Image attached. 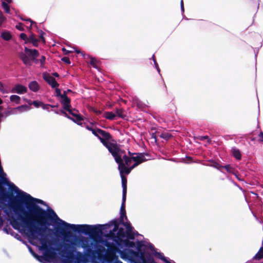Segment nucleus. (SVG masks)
I'll list each match as a JSON object with an SVG mask.
<instances>
[{
  "instance_id": "1",
  "label": "nucleus",
  "mask_w": 263,
  "mask_h": 263,
  "mask_svg": "<svg viewBox=\"0 0 263 263\" xmlns=\"http://www.w3.org/2000/svg\"><path fill=\"white\" fill-rule=\"evenodd\" d=\"M34 205H31L34 208L35 212V215L28 214L21 205L17 203H12L10 206L15 214V216L12 215L11 213L9 214L10 223L13 228L20 232L24 233L29 238L30 242L34 245L39 243L40 250L43 251V255L46 260L53 259L55 257V249L52 247L51 242L48 240L46 236L43 234L46 228L43 227L46 226V220L43 216H45L48 219H50L54 224V234L56 233L62 235L59 231L56 230L57 225L53 220L49 218L47 214L43 212L44 211Z\"/></svg>"
},
{
  "instance_id": "2",
  "label": "nucleus",
  "mask_w": 263,
  "mask_h": 263,
  "mask_svg": "<svg viewBox=\"0 0 263 263\" xmlns=\"http://www.w3.org/2000/svg\"><path fill=\"white\" fill-rule=\"evenodd\" d=\"M43 212L46 213L48 217L52 219L57 225L56 230L60 229V231H59L62 235L64 236V240L66 242L63 245V247L65 250L75 251L78 247L86 249L88 247L85 243L87 238L77 236H69L68 234L69 233L68 231H71L74 232H77L85 234H89L92 240L90 247L95 250V251L98 254L99 259L104 254L103 253L105 251V247L102 246V243H104L102 237V231L108 229L111 226H114V228L112 230H109L110 232H112V231L116 232L118 229V225L115 221L106 224H70L60 218L51 209H48L47 211H43Z\"/></svg>"
},
{
  "instance_id": "3",
  "label": "nucleus",
  "mask_w": 263,
  "mask_h": 263,
  "mask_svg": "<svg viewBox=\"0 0 263 263\" xmlns=\"http://www.w3.org/2000/svg\"><path fill=\"white\" fill-rule=\"evenodd\" d=\"M110 153L114 157L116 162L118 164V168L122 179L123 195H124V198L125 199V195H126L127 191V179L124 175L129 174L133 168L146 161L147 159L145 158V155L143 154H138L136 156L128 157L125 154V152L119 147Z\"/></svg>"
},
{
  "instance_id": "4",
  "label": "nucleus",
  "mask_w": 263,
  "mask_h": 263,
  "mask_svg": "<svg viewBox=\"0 0 263 263\" xmlns=\"http://www.w3.org/2000/svg\"><path fill=\"white\" fill-rule=\"evenodd\" d=\"M133 229L132 228V229ZM132 232L133 236L132 239H133L134 238V233L133 230H132ZM117 234V236L114 237L106 236L105 238H103V242H104V243H102V246L103 247L105 246L107 247V249L105 252H106L110 247H115L118 251H119L120 250L117 248L116 246L119 247L121 249H123L122 250L130 249V248L135 247V243L128 240L129 238L132 239V238L128 237L127 234V231L125 232L123 228H120Z\"/></svg>"
},
{
  "instance_id": "5",
  "label": "nucleus",
  "mask_w": 263,
  "mask_h": 263,
  "mask_svg": "<svg viewBox=\"0 0 263 263\" xmlns=\"http://www.w3.org/2000/svg\"><path fill=\"white\" fill-rule=\"evenodd\" d=\"M119 253L122 259L128 260L130 263H145L139 242L137 243V251L132 249H125L120 251Z\"/></svg>"
},
{
  "instance_id": "6",
  "label": "nucleus",
  "mask_w": 263,
  "mask_h": 263,
  "mask_svg": "<svg viewBox=\"0 0 263 263\" xmlns=\"http://www.w3.org/2000/svg\"><path fill=\"white\" fill-rule=\"evenodd\" d=\"M87 129L91 131L94 135L99 138L101 142L106 147L110 153L115 151V149L119 147L117 144L110 143L108 141L110 136L108 133L100 129L95 130L88 126L87 127Z\"/></svg>"
},
{
  "instance_id": "7",
  "label": "nucleus",
  "mask_w": 263,
  "mask_h": 263,
  "mask_svg": "<svg viewBox=\"0 0 263 263\" xmlns=\"http://www.w3.org/2000/svg\"><path fill=\"white\" fill-rule=\"evenodd\" d=\"M62 250L59 253L61 257L62 263H87L88 259L87 257L81 252H76V260L72 261L71 259L72 258L73 252L71 250Z\"/></svg>"
},
{
  "instance_id": "8",
  "label": "nucleus",
  "mask_w": 263,
  "mask_h": 263,
  "mask_svg": "<svg viewBox=\"0 0 263 263\" xmlns=\"http://www.w3.org/2000/svg\"><path fill=\"white\" fill-rule=\"evenodd\" d=\"M120 251L115 247H110L99 260L101 263H123L116 255L117 253L120 254Z\"/></svg>"
},
{
  "instance_id": "9",
  "label": "nucleus",
  "mask_w": 263,
  "mask_h": 263,
  "mask_svg": "<svg viewBox=\"0 0 263 263\" xmlns=\"http://www.w3.org/2000/svg\"><path fill=\"white\" fill-rule=\"evenodd\" d=\"M126 200V195H125V199L124 198V195L122 196V203L120 209V219L121 223L125 227L126 229H127V234L128 237L130 238H133V236L132 234V227L130 225V223L128 222H125L124 218L127 219V217L126 216V212H125V202Z\"/></svg>"
},
{
  "instance_id": "10",
  "label": "nucleus",
  "mask_w": 263,
  "mask_h": 263,
  "mask_svg": "<svg viewBox=\"0 0 263 263\" xmlns=\"http://www.w3.org/2000/svg\"><path fill=\"white\" fill-rule=\"evenodd\" d=\"M38 56L39 52L37 50L29 49L26 47L24 52L20 54V58L25 64L30 65L31 64V60H35V58Z\"/></svg>"
},
{
  "instance_id": "11",
  "label": "nucleus",
  "mask_w": 263,
  "mask_h": 263,
  "mask_svg": "<svg viewBox=\"0 0 263 263\" xmlns=\"http://www.w3.org/2000/svg\"><path fill=\"white\" fill-rule=\"evenodd\" d=\"M66 110H67L69 113L73 117L71 120L79 124V122L82 120V118L78 114V111L75 109H71L70 108Z\"/></svg>"
},
{
  "instance_id": "12",
  "label": "nucleus",
  "mask_w": 263,
  "mask_h": 263,
  "mask_svg": "<svg viewBox=\"0 0 263 263\" xmlns=\"http://www.w3.org/2000/svg\"><path fill=\"white\" fill-rule=\"evenodd\" d=\"M27 91V87L21 84H17L12 88L11 92L21 95L26 93Z\"/></svg>"
},
{
  "instance_id": "13",
  "label": "nucleus",
  "mask_w": 263,
  "mask_h": 263,
  "mask_svg": "<svg viewBox=\"0 0 263 263\" xmlns=\"http://www.w3.org/2000/svg\"><path fill=\"white\" fill-rule=\"evenodd\" d=\"M44 79L51 86L52 88H56L59 86L58 83L55 81L54 78L48 74H44Z\"/></svg>"
},
{
  "instance_id": "14",
  "label": "nucleus",
  "mask_w": 263,
  "mask_h": 263,
  "mask_svg": "<svg viewBox=\"0 0 263 263\" xmlns=\"http://www.w3.org/2000/svg\"><path fill=\"white\" fill-rule=\"evenodd\" d=\"M1 37L6 41H9L12 38V35L10 32L7 30H2L1 32Z\"/></svg>"
},
{
  "instance_id": "15",
  "label": "nucleus",
  "mask_w": 263,
  "mask_h": 263,
  "mask_svg": "<svg viewBox=\"0 0 263 263\" xmlns=\"http://www.w3.org/2000/svg\"><path fill=\"white\" fill-rule=\"evenodd\" d=\"M155 255L158 258L161 259L165 263H176L173 260H171L169 258L165 257L163 254L160 252H156Z\"/></svg>"
},
{
  "instance_id": "16",
  "label": "nucleus",
  "mask_w": 263,
  "mask_h": 263,
  "mask_svg": "<svg viewBox=\"0 0 263 263\" xmlns=\"http://www.w3.org/2000/svg\"><path fill=\"white\" fill-rule=\"evenodd\" d=\"M61 98L62 99V104L65 110L68 109L70 108V99L66 96L65 93L64 95H61Z\"/></svg>"
},
{
  "instance_id": "17",
  "label": "nucleus",
  "mask_w": 263,
  "mask_h": 263,
  "mask_svg": "<svg viewBox=\"0 0 263 263\" xmlns=\"http://www.w3.org/2000/svg\"><path fill=\"white\" fill-rule=\"evenodd\" d=\"M29 88L33 91H36L39 88V86L36 81H32L29 84Z\"/></svg>"
},
{
  "instance_id": "18",
  "label": "nucleus",
  "mask_w": 263,
  "mask_h": 263,
  "mask_svg": "<svg viewBox=\"0 0 263 263\" xmlns=\"http://www.w3.org/2000/svg\"><path fill=\"white\" fill-rule=\"evenodd\" d=\"M11 2V0H3L2 2V6L5 10V12L7 13H9L10 8L8 6V4Z\"/></svg>"
},
{
  "instance_id": "19",
  "label": "nucleus",
  "mask_w": 263,
  "mask_h": 263,
  "mask_svg": "<svg viewBox=\"0 0 263 263\" xmlns=\"http://www.w3.org/2000/svg\"><path fill=\"white\" fill-rule=\"evenodd\" d=\"M30 109V108L26 105H22L21 106H18L15 108H13V110H17L20 112H23L26 111H27Z\"/></svg>"
},
{
  "instance_id": "20",
  "label": "nucleus",
  "mask_w": 263,
  "mask_h": 263,
  "mask_svg": "<svg viewBox=\"0 0 263 263\" xmlns=\"http://www.w3.org/2000/svg\"><path fill=\"white\" fill-rule=\"evenodd\" d=\"M10 100L12 102L15 103L16 104H20L21 98L17 95H13L10 97Z\"/></svg>"
},
{
  "instance_id": "21",
  "label": "nucleus",
  "mask_w": 263,
  "mask_h": 263,
  "mask_svg": "<svg viewBox=\"0 0 263 263\" xmlns=\"http://www.w3.org/2000/svg\"><path fill=\"white\" fill-rule=\"evenodd\" d=\"M31 42L33 45L35 46H37L38 40H37L35 37V35L34 34H31L29 38H28V42Z\"/></svg>"
},
{
  "instance_id": "22",
  "label": "nucleus",
  "mask_w": 263,
  "mask_h": 263,
  "mask_svg": "<svg viewBox=\"0 0 263 263\" xmlns=\"http://www.w3.org/2000/svg\"><path fill=\"white\" fill-rule=\"evenodd\" d=\"M104 116L106 118L109 120H114L116 116V114L112 112H106L105 113Z\"/></svg>"
},
{
  "instance_id": "23",
  "label": "nucleus",
  "mask_w": 263,
  "mask_h": 263,
  "mask_svg": "<svg viewBox=\"0 0 263 263\" xmlns=\"http://www.w3.org/2000/svg\"><path fill=\"white\" fill-rule=\"evenodd\" d=\"M232 153L233 156L237 159H241V154L239 151L237 149L234 148L232 149Z\"/></svg>"
},
{
  "instance_id": "24",
  "label": "nucleus",
  "mask_w": 263,
  "mask_h": 263,
  "mask_svg": "<svg viewBox=\"0 0 263 263\" xmlns=\"http://www.w3.org/2000/svg\"><path fill=\"white\" fill-rule=\"evenodd\" d=\"M116 116H118L121 118H124V115L123 114V110L121 108L120 109H117L116 111Z\"/></svg>"
},
{
  "instance_id": "25",
  "label": "nucleus",
  "mask_w": 263,
  "mask_h": 263,
  "mask_svg": "<svg viewBox=\"0 0 263 263\" xmlns=\"http://www.w3.org/2000/svg\"><path fill=\"white\" fill-rule=\"evenodd\" d=\"M89 63L93 67H94L95 68H97V61L96 59L92 57L90 58Z\"/></svg>"
},
{
  "instance_id": "26",
  "label": "nucleus",
  "mask_w": 263,
  "mask_h": 263,
  "mask_svg": "<svg viewBox=\"0 0 263 263\" xmlns=\"http://www.w3.org/2000/svg\"><path fill=\"white\" fill-rule=\"evenodd\" d=\"M159 136L166 140L168 139L171 137L170 134L167 133H162Z\"/></svg>"
},
{
  "instance_id": "27",
  "label": "nucleus",
  "mask_w": 263,
  "mask_h": 263,
  "mask_svg": "<svg viewBox=\"0 0 263 263\" xmlns=\"http://www.w3.org/2000/svg\"><path fill=\"white\" fill-rule=\"evenodd\" d=\"M42 102L39 101H34L32 102V105L36 108L41 107Z\"/></svg>"
},
{
  "instance_id": "28",
  "label": "nucleus",
  "mask_w": 263,
  "mask_h": 263,
  "mask_svg": "<svg viewBox=\"0 0 263 263\" xmlns=\"http://www.w3.org/2000/svg\"><path fill=\"white\" fill-rule=\"evenodd\" d=\"M6 18L3 15L2 12L0 11V26L2 25L3 23L5 21Z\"/></svg>"
},
{
  "instance_id": "29",
  "label": "nucleus",
  "mask_w": 263,
  "mask_h": 263,
  "mask_svg": "<svg viewBox=\"0 0 263 263\" xmlns=\"http://www.w3.org/2000/svg\"><path fill=\"white\" fill-rule=\"evenodd\" d=\"M20 37L23 40L25 41L26 42H28V37L26 34L22 33L20 34Z\"/></svg>"
},
{
  "instance_id": "30",
  "label": "nucleus",
  "mask_w": 263,
  "mask_h": 263,
  "mask_svg": "<svg viewBox=\"0 0 263 263\" xmlns=\"http://www.w3.org/2000/svg\"><path fill=\"white\" fill-rule=\"evenodd\" d=\"M198 139L199 140H201V141H203V140H204L205 139H207L208 140V142L209 143L210 142V139L209 138V137L208 136H201V137H199L198 138Z\"/></svg>"
},
{
  "instance_id": "31",
  "label": "nucleus",
  "mask_w": 263,
  "mask_h": 263,
  "mask_svg": "<svg viewBox=\"0 0 263 263\" xmlns=\"http://www.w3.org/2000/svg\"><path fill=\"white\" fill-rule=\"evenodd\" d=\"M49 105L48 104H45L43 102L42 103L41 107L43 109L45 110H47L49 109Z\"/></svg>"
},
{
  "instance_id": "32",
  "label": "nucleus",
  "mask_w": 263,
  "mask_h": 263,
  "mask_svg": "<svg viewBox=\"0 0 263 263\" xmlns=\"http://www.w3.org/2000/svg\"><path fill=\"white\" fill-rule=\"evenodd\" d=\"M16 28L18 30H20V31H23V30H24V28H23V26H22V24H19L18 25H17L16 26Z\"/></svg>"
},
{
  "instance_id": "33",
  "label": "nucleus",
  "mask_w": 263,
  "mask_h": 263,
  "mask_svg": "<svg viewBox=\"0 0 263 263\" xmlns=\"http://www.w3.org/2000/svg\"><path fill=\"white\" fill-rule=\"evenodd\" d=\"M62 61H64L65 63H67V64H70V61L69 60V59L68 58H66V57H64L63 58H62Z\"/></svg>"
},
{
  "instance_id": "34",
  "label": "nucleus",
  "mask_w": 263,
  "mask_h": 263,
  "mask_svg": "<svg viewBox=\"0 0 263 263\" xmlns=\"http://www.w3.org/2000/svg\"><path fill=\"white\" fill-rule=\"evenodd\" d=\"M44 33L42 32L40 36V39L39 41H42L43 42H45V39L44 38Z\"/></svg>"
},
{
  "instance_id": "35",
  "label": "nucleus",
  "mask_w": 263,
  "mask_h": 263,
  "mask_svg": "<svg viewBox=\"0 0 263 263\" xmlns=\"http://www.w3.org/2000/svg\"><path fill=\"white\" fill-rule=\"evenodd\" d=\"M45 61V57L42 56L41 59H40V63H41V64L42 66H43L44 65Z\"/></svg>"
},
{
  "instance_id": "36",
  "label": "nucleus",
  "mask_w": 263,
  "mask_h": 263,
  "mask_svg": "<svg viewBox=\"0 0 263 263\" xmlns=\"http://www.w3.org/2000/svg\"><path fill=\"white\" fill-rule=\"evenodd\" d=\"M224 167L228 172H231L232 168L230 165L225 166Z\"/></svg>"
},
{
  "instance_id": "37",
  "label": "nucleus",
  "mask_w": 263,
  "mask_h": 263,
  "mask_svg": "<svg viewBox=\"0 0 263 263\" xmlns=\"http://www.w3.org/2000/svg\"><path fill=\"white\" fill-rule=\"evenodd\" d=\"M55 92L58 96H60L61 97V95H62L61 93V91L59 89L57 88L55 90Z\"/></svg>"
},
{
  "instance_id": "38",
  "label": "nucleus",
  "mask_w": 263,
  "mask_h": 263,
  "mask_svg": "<svg viewBox=\"0 0 263 263\" xmlns=\"http://www.w3.org/2000/svg\"><path fill=\"white\" fill-rule=\"evenodd\" d=\"M29 251L30 252V253L37 259H39V256L37 255H36L33 251L32 250L29 248Z\"/></svg>"
},
{
  "instance_id": "39",
  "label": "nucleus",
  "mask_w": 263,
  "mask_h": 263,
  "mask_svg": "<svg viewBox=\"0 0 263 263\" xmlns=\"http://www.w3.org/2000/svg\"><path fill=\"white\" fill-rule=\"evenodd\" d=\"M24 100L29 105H32V102L30 100L25 99Z\"/></svg>"
},
{
  "instance_id": "40",
  "label": "nucleus",
  "mask_w": 263,
  "mask_h": 263,
  "mask_svg": "<svg viewBox=\"0 0 263 263\" xmlns=\"http://www.w3.org/2000/svg\"><path fill=\"white\" fill-rule=\"evenodd\" d=\"M0 90L3 93H5V91L4 88H3V86L2 85V84H0Z\"/></svg>"
},
{
  "instance_id": "41",
  "label": "nucleus",
  "mask_w": 263,
  "mask_h": 263,
  "mask_svg": "<svg viewBox=\"0 0 263 263\" xmlns=\"http://www.w3.org/2000/svg\"><path fill=\"white\" fill-rule=\"evenodd\" d=\"M259 137H260V140L261 141V142H263V133L262 132H261L259 134Z\"/></svg>"
},
{
  "instance_id": "42",
  "label": "nucleus",
  "mask_w": 263,
  "mask_h": 263,
  "mask_svg": "<svg viewBox=\"0 0 263 263\" xmlns=\"http://www.w3.org/2000/svg\"><path fill=\"white\" fill-rule=\"evenodd\" d=\"M62 112L67 118H69V119H70L71 120V119H72V118H71L69 116H68V115L65 112L62 111Z\"/></svg>"
},
{
  "instance_id": "43",
  "label": "nucleus",
  "mask_w": 263,
  "mask_h": 263,
  "mask_svg": "<svg viewBox=\"0 0 263 263\" xmlns=\"http://www.w3.org/2000/svg\"><path fill=\"white\" fill-rule=\"evenodd\" d=\"M181 8L182 11H184L183 2V1H181Z\"/></svg>"
},
{
  "instance_id": "44",
  "label": "nucleus",
  "mask_w": 263,
  "mask_h": 263,
  "mask_svg": "<svg viewBox=\"0 0 263 263\" xmlns=\"http://www.w3.org/2000/svg\"><path fill=\"white\" fill-rule=\"evenodd\" d=\"M13 110V109H12L10 111V114L14 115V114H16V110Z\"/></svg>"
},
{
  "instance_id": "45",
  "label": "nucleus",
  "mask_w": 263,
  "mask_h": 263,
  "mask_svg": "<svg viewBox=\"0 0 263 263\" xmlns=\"http://www.w3.org/2000/svg\"><path fill=\"white\" fill-rule=\"evenodd\" d=\"M3 231H4L5 232H6V233H7V234H9V231H8V229H7V228H4L3 229Z\"/></svg>"
},
{
  "instance_id": "46",
  "label": "nucleus",
  "mask_w": 263,
  "mask_h": 263,
  "mask_svg": "<svg viewBox=\"0 0 263 263\" xmlns=\"http://www.w3.org/2000/svg\"><path fill=\"white\" fill-rule=\"evenodd\" d=\"M27 21H28L31 23L30 26H29V28L30 29L31 28L33 22H32L30 20H27Z\"/></svg>"
},
{
  "instance_id": "47",
  "label": "nucleus",
  "mask_w": 263,
  "mask_h": 263,
  "mask_svg": "<svg viewBox=\"0 0 263 263\" xmlns=\"http://www.w3.org/2000/svg\"><path fill=\"white\" fill-rule=\"evenodd\" d=\"M53 76H55V77H59V74H58V73H57V72L54 73H53Z\"/></svg>"
},
{
  "instance_id": "48",
  "label": "nucleus",
  "mask_w": 263,
  "mask_h": 263,
  "mask_svg": "<svg viewBox=\"0 0 263 263\" xmlns=\"http://www.w3.org/2000/svg\"><path fill=\"white\" fill-rule=\"evenodd\" d=\"M63 51H66L65 53L66 54H67L68 53H69V51H66V49L65 48H63Z\"/></svg>"
},
{
  "instance_id": "49",
  "label": "nucleus",
  "mask_w": 263,
  "mask_h": 263,
  "mask_svg": "<svg viewBox=\"0 0 263 263\" xmlns=\"http://www.w3.org/2000/svg\"><path fill=\"white\" fill-rule=\"evenodd\" d=\"M2 103V100L0 99V104Z\"/></svg>"
},
{
  "instance_id": "50",
  "label": "nucleus",
  "mask_w": 263,
  "mask_h": 263,
  "mask_svg": "<svg viewBox=\"0 0 263 263\" xmlns=\"http://www.w3.org/2000/svg\"><path fill=\"white\" fill-rule=\"evenodd\" d=\"M76 52H77V53H80V51H79V50H76Z\"/></svg>"
},
{
  "instance_id": "51",
  "label": "nucleus",
  "mask_w": 263,
  "mask_h": 263,
  "mask_svg": "<svg viewBox=\"0 0 263 263\" xmlns=\"http://www.w3.org/2000/svg\"><path fill=\"white\" fill-rule=\"evenodd\" d=\"M154 139H155V141H156V138L155 136L154 137Z\"/></svg>"
},
{
  "instance_id": "52",
  "label": "nucleus",
  "mask_w": 263,
  "mask_h": 263,
  "mask_svg": "<svg viewBox=\"0 0 263 263\" xmlns=\"http://www.w3.org/2000/svg\"><path fill=\"white\" fill-rule=\"evenodd\" d=\"M97 113H99V114L101 113V112H100V111H97Z\"/></svg>"
}]
</instances>
